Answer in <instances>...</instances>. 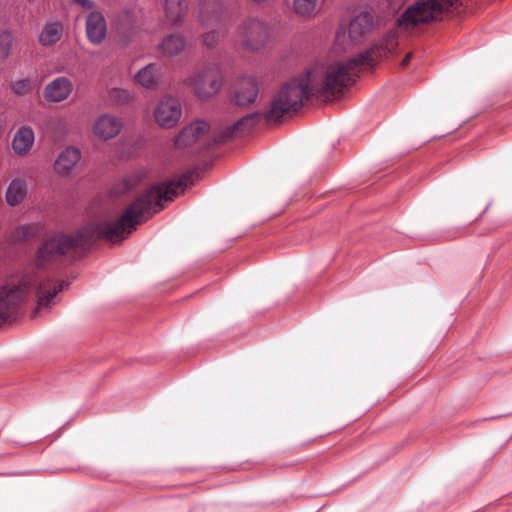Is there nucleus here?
Returning a JSON list of instances; mask_svg holds the SVG:
<instances>
[{"label":"nucleus","mask_w":512,"mask_h":512,"mask_svg":"<svg viewBox=\"0 0 512 512\" xmlns=\"http://www.w3.org/2000/svg\"><path fill=\"white\" fill-rule=\"evenodd\" d=\"M86 36L90 43L100 45L107 36V22L100 9L85 15Z\"/></svg>","instance_id":"8"},{"label":"nucleus","mask_w":512,"mask_h":512,"mask_svg":"<svg viewBox=\"0 0 512 512\" xmlns=\"http://www.w3.org/2000/svg\"><path fill=\"white\" fill-rule=\"evenodd\" d=\"M62 25L59 22H48L45 24L38 40L43 46H51L57 43L62 37Z\"/></svg>","instance_id":"21"},{"label":"nucleus","mask_w":512,"mask_h":512,"mask_svg":"<svg viewBox=\"0 0 512 512\" xmlns=\"http://www.w3.org/2000/svg\"><path fill=\"white\" fill-rule=\"evenodd\" d=\"M252 3L254 4H264V3H267L269 2L270 0H250Z\"/></svg>","instance_id":"29"},{"label":"nucleus","mask_w":512,"mask_h":512,"mask_svg":"<svg viewBox=\"0 0 512 512\" xmlns=\"http://www.w3.org/2000/svg\"><path fill=\"white\" fill-rule=\"evenodd\" d=\"M12 90L16 95L24 96L33 90V83L29 79L18 80L13 83Z\"/></svg>","instance_id":"25"},{"label":"nucleus","mask_w":512,"mask_h":512,"mask_svg":"<svg viewBox=\"0 0 512 512\" xmlns=\"http://www.w3.org/2000/svg\"><path fill=\"white\" fill-rule=\"evenodd\" d=\"M153 116L155 122L162 128L176 126L182 116V105L177 97L165 95L157 102Z\"/></svg>","instance_id":"6"},{"label":"nucleus","mask_w":512,"mask_h":512,"mask_svg":"<svg viewBox=\"0 0 512 512\" xmlns=\"http://www.w3.org/2000/svg\"><path fill=\"white\" fill-rule=\"evenodd\" d=\"M202 44L207 48L215 47L220 41V33L216 30L205 32L201 36Z\"/></svg>","instance_id":"26"},{"label":"nucleus","mask_w":512,"mask_h":512,"mask_svg":"<svg viewBox=\"0 0 512 512\" xmlns=\"http://www.w3.org/2000/svg\"><path fill=\"white\" fill-rule=\"evenodd\" d=\"M258 92L256 80L251 76H245L235 82L232 99L238 106H247L255 102Z\"/></svg>","instance_id":"9"},{"label":"nucleus","mask_w":512,"mask_h":512,"mask_svg":"<svg viewBox=\"0 0 512 512\" xmlns=\"http://www.w3.org/2000/svg\"><path fill=\"white\" fill-rule=\"evenodd\" d=\"M224 75L216 63H207L196 67L184 80L183 84L201 100L217 95L223 85Z\"/></svg>","instance_id":"3"},{"label":"nucleus","mask_w":512,"mask_h":512,"mask_svg":"<svg viewBox=\"0 0 512 512\" xmlns=\"http://www.w3.org/2000/svg\"><path fill=\"white\" fill-rule=\"evenodd\" d=\"M110 99L117 104H124L131 100L132 95L128 90L113 88L109 92Z\"/></svg>","instance_id":"24"},{"label":"nucleus","mask_w":512,"mask_h":512,"mask_svg":"<svg viewBox=\"0 0 512 512\" xmlns=\"http://www.w3.org/2000/svg\"><path fill=\"white\" fill-rule=\"evenodd\" d=\"M412 56H413V54L410 52V53H408V54L404 57V59H403V60H402V62H401V66H402L403 68H405V67L409 64V62H410V61H411V59H412Z\"/></svg>","instance_id":"28"},{"label":"nucleus","mask_w":512,"mask_h":512,"mask_svg":"<svg viewBox=\"0 0 512 512\" xmlns=\"http://www.w3.org/2000/svg\"><path fill=\"white\" fill-rule=\"evenodd\" d=\"M81 158V152L76 147H67L60 153L56 162L55 170L61 175H67L75 167Z\"/></svg>","instance_id":"17"},{"label":"nucleus","mask_w":512,"mask_h":512,"mask_svg":"<svg viewBox=\"0 0 512 512\" xmlns=\"http://www.w3.org/2000/svg\"><path fill=\"white\" fill-rule=\"evenodd\" d=\"M319 7V0H293L292 2L293 13L304 20L314 18L319 11Z\"/></svg>","instance_id":"20"},{"label":"nucleus","mask_w":512,"mask_h":512,"mask_svg":"<svg viewBox=\"0 0 512 512\" xmlns=\"http://www.w3.org/2000/svg\"><path fill=\"white\" fill-rule=\"evenodd\" d=\"M240 46L247 51H260L270 42L271 29L267 22L257 17L242 20L235 31Z\"/></svg>","instance_id":"5"},{"label":"nucleus","mask_w":512,"mask_h":512,"mask_svg":"<svg viewBox=\"0 0 512 512\" xmlns=\"http://www.w3.org/2000/svg\"><path fill=\"white\" fill-rule=\"evenodd\" d=\"M376 24L374 15L369 11H361L349 21H342L336 32V47L346 50L361 43L376 28Z\"/></svg>","instance_id":"4"},{"label":"nucleus","mask_w":512,"mask_h":512,"mask_svg":"<svg viewBox=\"0 0 512 512\" xmlns=\"http://www.w3.org/2000/svg\"><path fill=\"white\" fill-rule=\"evenodd\" d=\"M187 46V40L181 33H170L166 35L158 45V52L163 57H175L180 55Z\"/></svg>","instance_id":"15"},{"label":"nucleus","mask_w":512,"mask_h":512,"mask_svg":"<svg viewBox=\"0 0 512 512\" xmlns=\"http://www.w3.org/2000/svg\"><path fill=\"white\" fill-rule=\"evenodd\" d=\"M71 2L79 5L83 9L84 15H87L90 11L99 9L92 0H71Z\"/></svg>","instance_id":"27"},{"label":"nucleus","mask_w":512,"mask_h":512,"mask_svg":"<svg viewBox=\"0 0 512 512\" xmlns=\"http://www.w3.org/2000/svg\"><path fill=\"white\" fill-rule=\"evenodd\" d=\"M223 19V9L219 2L202 0L199 4L198 21L203 28L219 25Z\"/></svg>","instance_id":"12"},{"label":"nucleus","mask_w":512,"mask_h":512,"mask_svg":"<svg viewBox=\"0 0 512 512\" xmlns=\"http://www.w3.org/2000/svg\"><path fill=\"white\" fill-rule=\"evenodd\" d=\"M140 11L136 8L123 9L114 20L116 40L127 45L135 37L139 28Z\"/></svg>","instance_id":"7"},{"label":"nucleus","mask_w":512,"mask_h":512,"mask_svg":"<svg viewBox=\"0 0 512 512\" xmlns=\"http://www.w3.org/2000/svg\"><path fill=\"white\" fill-rule=\"evenodd\" d=\"M27 195L26 181L20 178L13 179L9 184L5 199L9 206L15 207L21 204Z\"/></svg>","instance_id":"19"},{"label":"nucleus","mask_w":512,"mask_h":512,"mask_svg":"<svg viewBox=\"0 0 512 512\" xmlns=\"http://www.w3.org/2000/svg\"><path fill=\"white\" fill-rule=\"evenodd\" d=\"M165 20L173 27L181 26L188 11L187 0H160Z\"/></svg>","instance_id":"13"},{"label":"nucleus","mask_w":512,"mask_h":512,"mask_svg":"<svg viewBox=\"0 0 512 512\" xmlns=\"http://www.w3.org/2000/svg\"><path fill=\"white\" fill-rule=\"evenodd\" d=\"M397 45L398 33L390 31L379 43L356 57L316 63L305 73L284 82L264 114L250 113L232 124L215 127L211 134V144H221L243 135L261 118L268 123L280 122L284 116L297 112L313 96L324 100L332 99L351 85L364 67L372 66L391 53Z\"/></svg>","instance_id":"2"},{"label":"nucleus","mask_w":512,"mask_h":512,"mask_svg":"<svg viewBox=\"0 0 512 512\" xmlns=\"http://www.w3.org/2000/svg\"><path fill=\"white\" fill-rule=\"evenodd\" d=\"M162 77V66L156 63H150L140 69L135 74V81L146 89H156Z\"/></svg>","instance_id":"16"},{"label":"nucleus","mask_w":512,"mask_h":512,"mask_svg":"<svg viewBox=\"0 0 512 512\" xmlns=\"http://www.w3.org/2000/svg\"><path fill=\"white\" fill-rule=\"evenodd\" d=\"M13 41L14 38L10 31H0V63H3L8 59L12 50Z\"/></svg>","instance_id":"22"},{"label":"nucleus","mask_w":512,"mask_h":512,"mask_svg":"<svg viewBox=\"0 0 512 512\" xmlns=\"http://www.w3.org/2000/svg\"><path fill=\"white\" fill-rule=\"evenodd\" d=\"M209 125L205 121H195L184 127L176 137L175 146L185 148L201 140L208 132Z\"/></svg>","instance_id":"11"},{"label":"nucleus","mask_w":512,"mask_h":512,"mask_svg":"<svg viewBox=\"0 0 512 512\" xmlns=\"http://www.w3.org/2000/svg\"><path fill=\"white\" fill-rule=\"evenodd\" d=\"M39 232V226L36 224H27L18 227L13 235L15 241H25L34 236Z\"/></svg>","instance_id":"23"},{"label":"nucleus","mask_w":512,"mask_h":512,"mask_svg":"<svg viewBox=\"0 0 512 512\" xmlns=\"http://www.w3.org/2000/svg\"><path fill=\"white\" fill-rule=\"evenodd\" d=\"M123 122L113 114H102L97 117L92 126V132L100 140L115 138L122 130Z\"/></svg>","instance_id":"10"},{"label":"nucleus","mask_w":512,"mask_h":512,"mask_svg":"<svg viewBox=\"0 0 512 512\" xmlns=\"http://www.w3.org/2000/svg\"><path fill=\"white\" fill-rule=\"evenodd\" d=\"M72 90L73 84L71 80L66 77H57L46 85L43 96L48 102L58 103L66 100Z\"/></svg>","instance_id":"14"},{"label":"nucleus","mask_w":512,"mask_h":512,"mask_svg":"<svg viewBox=\"0 0 512 512\" xmlns=\"http://www.w3.org/2000/svg\"><path fill=\"white\" fill-rule=\"evenodd\" d=\"M34 143V132L28 126L21 127L14 135L12 147L16 154L28 153Z\"/></svg>","instance_id":"18"},{"label":"nucleus","mask_w":512,"mask_h":512,"mask_svg":"<svg viewBox=\"0 0 512 512\" xmlns=\"http://www.w3.org/2000/svg\"><path fill=\"white\" fill-rule=\"evenodd\" d=\"M191 174L153 185L135 199L115 221L91 223L75 235L55 234L44 240L35 257V267L0 288V322L18 314L22 305L35 293L37 308L34 314L48 308L54 297L64 289L65 281L55 282L41 269L70 256L97 240L120 242L127 238L146 218L161 211L191 184Z\"/></svg>","instance_id":"1"}]
</instances>
